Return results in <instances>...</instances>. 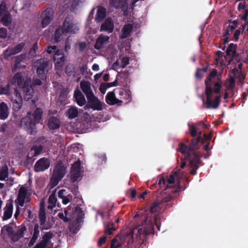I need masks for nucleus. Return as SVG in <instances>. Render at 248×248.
Wrapping results in <instances>:
<instances>
[{
  "instance_id": "1",
  "label": "nucleus",
  "mask_w": 248,
  "mask_h": 248,
  "mask_svg": "<svg viewBox=\"0 0 248 248\" xmlns=\"http://www.w3.org/2000/svg\"><path fill=\"white\" fill-rule=\"evenodd\" d=\"M201 139L199 137L195 140H193L190 146L187 147L183 144H180V151L184 154L186 155V157L189 160V166L190 169V173L193 174L196 173V170L198 168L197 164L199 162V157L194 152V150L198 148L197 144L199 143Z\"/></svg>"
},
{
  "instance_id": "2",
  "label": "nucleus",
  "mask_w": 248,
  "mask_h": 248,
  "mask_svg": "<svg viewBox=\"0 0 248 248\" xmlns=\"http://www.w3.org/2000/svg\"><path fill=\"white\" fill-rule=\"evenodd\" d=\"M42 110L37 108L32 116L34 120H31V114L28 112L27 116L23 118L21 122V125L26 129L31 134H34L36 132L35 123H38L41 118Z\"/></svg>"
},
{
  "instance_id": "3",
  "label": "nucleus",
  "mask_w": 248,
  "mask_h": 248,
  "mask_svg": "<svg viewBox=\"0 0 248 248\" xmlns=\"http://www.w3.org/2000/svg\"><path fill=\"white\" fill-rule=\"evenodd\" d=\"M78 30V24L70 17H67L62 29H57L55 32V40L58 41L57 35L62 32L63 33H75Z\"/></svg>"
},
{
  "instance_id": "4",
  "label": "nucleus",
  "mask_w": 248,
  "mask_h": 248,
  "mask_svg": "<svg viewBox=\"0 0 248 248\" xmlns=\"http://www.w3.org/2000/svg\"><path fill=\"white\" fill-rule=\"evenodd\" d=\"M206 87L207 108H217L219 105L220 96H215L214 95L212 88L208 87V81L206 82Z\"/></svg>"
},
{
  "instance_id": "5",
  "label": "nucleus",
  "mask_w": 248,
  "mask_h": 248,
  "mask_svg": "<svg viewBox=\"0 0 248 248\" xmlns=\"http://www.w3.org/2000/svg\"><path fill=\"white\" fill-rule=\"evenodd\" d=\"M66 173L65 167L61 164L57 165L54 169L52 176L50 182L51 187L57 186Z\"/></svg>"
},
{
  "instance_id": "6",
  "label": "nucleus",
  "mask_w": 248,
  "mask_h": 248,
  "mask_svg": "<svg viewBox=\"0 0 248 248\" xmlns=\"http://www.w3.org/2000/svg\"><path fill=\"white\" fill-rule=\"evenodd\" d=\"M48 62L44 59H41L37 60L34 63V68L36 69L38 76L42 79L46 78V75L48 72Z\"/></svg>"
},
{
  "instance_id": "7",
  "label": "nucleus",
  "mask_w": 248,
  "mask_h": 248,
  "mask_svg": "<svg viewBox=\"0 0 248 248\" xmlns=\"http://www.w3.org/2000/svg\"><path fill=\"white\" fill-rule=\"evenodd\" d=\"M30 194L28 189L24 186H21L19 190L18 196L15 200L16 204L19 205L20 207H23L24 203L28 202L30 201Z\"/></svg>"
},
{
  "instance_id": "8",
  "label": "nucleus",
  "mask_w": 248,
  "mask_h": 248,
  "mask_svg": "<svg viewBox=\"0 0 248 248\" xmlns=\"http://www.w3.org/2000/svg\"><path fill=\"white\" fill-rule=\"evenodd\" d=\"M81 177L80 162L79 160L72 164L70 172V178L72 182L80 179Z\"/></svg>"
},
{
  "instance_id": "9",
  "label": "nucleus",
  "mask_w": 248,
  "mask_h": 248,
  "mask_svg": "<svg viewBox=\"0 0 248 248\" xmlns=\"http://www.w3.org/2000/svg\"><path fill=\"white\" fill-rule=\"evenodd\" d=\"M0 21L5 26H9L12 22L11 16L4 3L0 5Z\"/></svg>"
},
{
  "instance_id": "10",
  "label": "nucleus",
  "mask_w": 248,
  "mask_h": 248,
  "mask_svg": "<svg viewBox=\"0 0 248 248\" xmlns=\"http://www.w3.org/2000/svg\"><path fill=\"white\" fill-rule=\"evenodd\" d=\"M53 16L54 11L51 8H47L42 12L41 16V23L43 28L46 27L50 23Z\"/></svg>"
},
{
  "instance_id": "11",
  "label": "nucleus",
  "mask_w": 248,
  "mask_h": 248,
  "mask_svg": "<svg viewBox=\"0 0 248 248\" xmlns=\"http://www.w3.org/2000/svg\"><path fill=\"white\" fill-rule=\"evenodd\" d=\"M159 218V216H156L155 218V225H153L152 224L148 225L147 228H144L143 230V232H148L153 231L154 232H155L157 231H160V228L158 226L157 219ZM137 231L138 232H140L142 231V228L140 227V226H138L137 228H134L131 232H135Z\"/></svg>"
},
{
  "instance_id": "12",
  "label": "nucleus",
  "mask_w": 248,
  "mask_h": 248,
  "mask_svg": "<svg viewBox=\"0 0 248 248\" xmlns=\"http://www.w3.org/2000/svg\"><path fill=\"white\" fill-rule=\"evenodd\" d=\"M90 108L94 110H101L103 109V104L94 94L87 97Z\"/></svg>"
},
{
  "instance_id": "13",
  "label": "nucleus",
  "mask_w": 248,
  "mask_h": 248,
  "mask_svg": "<svg viewBox=\"0 0 248 248\" xmlns=\"http://www.w3.org/2000/svg\"><path fill=\"white\" fill-rule=\"evenodd\" d=\"M50 165L48 159L42 158L38 160L34 165V169L36 172H41L47 169Z\"/></svg>"
},
{
  "instance_id": "14",
  "label": "nucleus",
  "mask_w": 248,
  "mask_h": 248,
  "mask_svg": "<svg viewBox=\"0 0 248 248\" xmlns=\"http://www.w3.org/2000/svg\"><path fill=\"white\" fill-rule=\"evenodd\" d=\"M24 46V44L22 43L18 44L14 48H8L3 54V57L5 59L8 58L13 55L16 54L22 51Z\"/></svg>"
},
{
  "instance_id": "15",
  "label": "nucleus",
  "mask_w": 248,
  "mask_h": 248,
  "mask_svg": "<svg viewBox=\"0 0 248 248\" xmlns=\"http://www.w3.org/2000/svg\"><path fill=\"white\" fill-rule=\"evenodd\" d=\"M54 61L57 69H60L62 67L64 61L62 50H58L54 55Z\"/></svg>"
},
{
  "instance_id": "16",
  "label": "nucleus",
  "mask_w": 248,
  "mask_h": 248,
  "mask_svg": "<svg viewBox=\"0 0 248 248\" xmlns=\"http://www.w3.org/2000/svg\"><path fill=\"white\" fill-rule=\"evenodd\" d=\"M125 233H118L117 235L112 239L110 244V248H119L121 247L124 242Z\"/></svg>"
},
{
  "instance_id": "17",
  "label": "nucleus",
  "mask_w": 248,
  "mask_h": 248,
  "mask_svg": "<svg viewBox=\"0 0 248 248\" xmlns=\"http://www.w3.org/2000/svg\"><path fill=\"white\" fill-rule=\"evenodd\" d=\"M27 78L25 73H17L13 77L12 82L13 83H17L19 87L22 88L24 85L25 83L26 82Z\"/></svg>"
},
{
  "instance_id": "18",
  "label": "nucleus",
  "mask_w": 248,
  "mask_h": 248,
  "mask_svg": "<svg viewBox=\"0 0 248 248\" xmlns=\"http://www.w3.org/2000/svg\"><path fill=\"white\" fill-rule=\"evenodd\" d=\"M110 42L109 37L107 35H101L96 40L95 48L98 49L104 47Z\"/></svg>"
},
{
  "instance_id": "19",
  "label": "nucleus",
  "mask_w": 248,
  "mask_h": 248,
  "mask_svg": "<svg viewBox=\"0 0 248 248\" xmlns=\"http://www.w3.org/2000/svg\"><path fill=\"white\" fill-rule=\"evenodd\" d=\"M31 81V78L27 79L24 85L22 87L25 93V99L27 100H29L31 98L33 93L32 87L30 85Z\"/></svg>"
},
{
  "instance_id": "20",
  "label": "nucleus",
  "mask_w": 248,
  "mask_h": 248,
  "mask_svg": "<svg viewBox=\"0 0 248 248\" xmlns=\"http://www.w3.org/2000/svg\"><path fill=\"white\" fill-rule=\"evenodd\" d=\"M39 216L41 222V231H42L43 230L47 229V228H46L45 227V221L46 217L45 209V201L44 200H42V201L41 202Z\"/></svg>"
},
{
  "instance_id": "21",
  "label": "nucleus",
  "mask_w": 248,
  "mask_h": 248,
  "mask_svg": "<svg viewBox=\"0 0 248 248\" xmlns=\"http://www.w3.org/2000/svg\"><path fill=\"white\" fill-rule=\"evenodd\" d=\"M114 29V23L110 18H107L102 23L100 31H105L108 33H111Z\"/></svg>"
},
{
  "instance_id": "22",
  "label": "nucleus",
  "mask_w": 248,
  "mask_h": 248,
  "mask_svg": "<svg viewBox=\"0 0 248 248\" xmlns=\"http://www.w3.org/2000/svg\"><path fill=\"white\" fill-rule=\"evenodd\" d=\"M80 85L81 90L86 94L87 97L93 94L91 89V84L89 82L82 81L80 82Z\"/></svg>"
},
{
  "instance_id": "23",
  "label": "nucleus",
  "mask_w": 248,
  "mask_h": 248,
  "mask_svg": "<svg viewBox=\"0 0 248 248\" xmlns=\"http://www.w3.org/2000/svg\"><path fill=\"white\" fill-rule=\"evenodd\" d=\"M106 101L109 105L119 104L120 105L122 103L121 100L117 99L115 97V94L113 92H109L107 93L106 96Z\"/></svg>"
},
{
  "instance_id": "24",
  "label": "nucleus",
  "mask_w": 248,
  "mask_h": 248,
  "mask_svg": "<svg viewBox=\"0 0 248 248\" xmlns=\"http://www.w3.org/2000/svg\"><path fill=\"white\" fill-rule=\"evenodd\" d=\"M74 97L76 102L79 106H82L85 104L86 102L85 97L78 88L75 91Z\"/></svg>"
},
{
  "instance_id": "25",
  "label": "nucleus",
  "mask_w": 248,
  "mask_h": 248,
  "mask_svg": "<svg viewBox=\"0 0 248 248\" xmlns=\"http://www.w3.org/2000/svg\"><path fill=\"white\" fill-rule=\"evenodd\" d=\"M4 213L2 217L3 220H8L12 216L13 211V205L12 203H7L4 208Z\"/></svg>"
},
{
  "instance_id": "26",
  "label": "nucleus",
  "mask_w": 248,
  "mask_h": 248,
  "mask_svg": "<svg viewBox=\"0 0 248 248\" xmlns=\"http://www.w3.org/2000/svg\"><path fill=\"white\" fill-rule=\"evenodd\" d=\"M133 28V25L130 23L125 25L122 29V34L120 37L123 39L129 36L132 31Z\"/></svg>"
},
{
  "instance_id": "27",
  "label": "nucleus",
  "mask_w": 248,
  "mask_h": 248,
  "mask_svg": "<svg viewBox=\"0 0 248 248\" xmlns=\"http://www.w3.org/2000/svg\"><path fill=\"white\" fill-rule=\"evenodd\" d=\"M9 115V109L7 105L2 102L0 104V118L5 120L7 118Z\"/></svg>"
},
{
  "instance_id": "28",
  "label": "nucleus",
  "mask_w": 248,
  "mask_h": 248,
  "mask_svg": "<svg viewBox=\"0 0 248 248\" xmlns=\"http://www.w3.org/2000/svg\"><path fill=\"white\" fill-rule=\"evenodd\" d=\"M106 16L105 9L102 7L98 6L97 8V12L95 19L97 22H100Z\"/></svg>"
},
{
  "instance_id": "29",
  "label": "nucleus",
  "mask_w": 248,
  "mask_h": 248,
  "mask_svg": "<svg viewBox=\"0 0 248 248\" xmlns=\"http://www.w3.org/2000/svg\"><path fill=\"white\" fill-rule=\"evenodd\" d=\"M78 108L75 107H71L66 112V115L69 119H74L78 115Z\"/></svg>"
},
{
  "instance_id": "30",
  "label": "nucleus",
  "mask_w": 248,
  "mask_h": 248,
  "mask_svg": "<svg viewBox=\"0 0 248 248\" xmlns=\"http://www.w3.org/2000/svg\"><path fill=\"white\" fill-rule=\"evenodd\" d=\"M47 125L50 129H55L60 126V122L56 118L52 117L49 118Z\"/></svg>"
},
{
  "instance_id": "31",
  "label": "nucleus",
  "mask_w": 248,
  "mask_h": 248,
  "mask_svg": "<svg viewBox=\"0 0 248 248\" xmlns=\"http://www.w3.org/2000/svg\"><path fill=\"white\" fill-rule=\"evenodd\" d=\"M57 204V199L54 193L51 194L48 201L47 208L49 209H52L54 208Z\"/></svg>"
},
{
  "instance_id": "32",
  "label": "nucleus",
  "mask_w": 248,
  "mask_h": 248,
  "mask_svg": "<svg viewBox=\"0 0 248 248\" xmlns=\"http://www.w3.org/2000/svg\"><path fill=\"white\" fill-rule=\"evenodd\" d=\"M129 59L127 57H123L120 60H117L114 63V66H118L120 68H124L128 64Z\"/></svg>"
},
{
  "instance_id": "33",
  "label": "nucleus",
  "mask_w": 248,
  "mask_h": 248,
  "mask_svg": "<svg viewBox=\"0 0 248 248\" xmlns=\"http://www.w3.org/2000/svg\"><path fill=\"white\" fill-rule=\"evenodd\" d=\"M16 232V226L14 224H10L4 226L1 232Z\"/></svg>"
},
{
  "instance_id": "34",
  "label": "nucleus",
  "mask_w": 248,
  "mask_h": 248,
  "mask_svg": "<svg viewBox=\"0 0 248 248\" xmlns=\"http://www.w3.org/2000/svg\"><path fill=\"white\" fill-rule=\"evenodd\" d=\"M8 176V168L6 165L0 169V180H4Z\"/></svg>"
},
{
  "instance_id": "35",
  "label": "nucleus",
  "mask_w": 248,
  "mask_h": 248,
  "mask_svg": "<svg viewBox=\"0 0 248 248\" xmlns=\"http://www.w3.org/2000/svg\"><path fill=\"white\" fill-rule=\"evenodd\" d=\"M13 242L18 241L21 238L24 236V233H7Z\"/></svg>"
},
{
  "instance_id": "36",
  "label": "nucleus",
  "mask_w": 248,
  "mask_h": 248,
  "mask_svg": "<svg viewBox=\"0 0 248 248\" xmlns=\"http://www.w3.org/2000/svg\"><path fill=\"white\" fill-rule=\"evenodd\" d=\"M236 46L233 44L229 45L226 50V54L228 56H233L235 53Z\"/></svg>"
},
{
  "instance_id": "37",
  "label": "nucleus",
  "mask_w": 248,
  "mask_h": 248,
  "mask_svg": "<svg viewBox=\"0 0 248 248\" xmlns=\"http://www.w3.org/2000/svg\"><path fill=\"white\" fill-rule=\"evenodd\" d=\"M15 94L16 98L14 99V103L16 105V107L19 108L22 102V98L20 94L16 90L15 91Z\"/></svg>"
},
{
  "instance_id": "38",
  "label": "nucleus",
  "mask_w": 248,
  "mask_h": 248,
  "mask_svg": "<svg viewBox=\"0 0 248 248\" xmlns=\"http://www.w3.org/2000/svg\"><path fill=\"white\" fill-rule=\"evenodd\" d=\"M126 1L127 0H119V2H118L116 0H111L110 2L116 8H119L124 6V4L126 2Z\"/></svg>"
},
{
  "instance_id": "39",
  "label": "nucleus",
  "mask_w": 248,
  "mask_h": 248,
  "mask_svg": "<svg viewBox=\"0 0 248 248\" xmlns=\"http://www.w3.org/2000/svg\"><path fill=\"white\" fill-rule=\"evenodd\" d=\"M42 147L41 146H34L31 149L30 153L31 154H33V152L34 154L32 155L33 156L37 155L40 154V153L42 152Z\"/></svg>"
},
{
  "instance_id": "40",
  "label": "nucleus",
  "mask_w": 248,
  "mask_h": 248,
  "mask_svg": "<svg viewBox=\"0 0 248 248\" xmlns=\"http://www.w3.org/2000/svg\"><path fill=\"white\" fill-rule=\"evenodd\" d=\"M226 87L228 90H231L234 87V79L232 77L230 78L226 84Z\"/></svg>"
},
{
  "instance_id": "41",
  "label": "nucleus",
  "mask_w": 248,
  "mask_h": 248,
  "mask_svg": "<svg viewBox=\"0 0 248 248\" xmlns=\"http://www.w3.org/2000/svg\"><path fill=\"white\" fill-rule=\"evenodd\" d=\"M38 48V44L35 43L29 52V55L31 57H34L36 55V51Z\"/></svg>"
},
{
  "instance_id": "42",
  "label": "nucleus",
  "mask_w": 248,
  "mask_h": 248,
  "mask_svg": "<svg viewBox=\"0 0 248 248\" xmlns=\"http://www.w3.org/2000/svg\"><path fill=\"white\" fill-rule=\"evenodd\" d=\"M9 93V85H5V86H0V95L1 94H8Z\"/></svg>"
},
{
  "instance_id": "43",
  "label": "nucleus",
  "mask_w": 248,
  "mask_h": 248,
  "mask_svg": "<svg viewBox=\"0 0 248 248\" xmlns=\"http://www.w3.org/2000/svg\"><path fill=\"white\" fill-rule=\"evenodd\" d=\"M217 72L216 70H214L210 74V75L209 76V77L207 78V79L205 80V83L207 81H208V87H211V81L212 80V78H214L216 75H217Z\"/></svg>"
},
{
  "instance_id": "44",
  "label": "nucleus",
  "mask_w": 248,
  "mask_h": 248,
  "mask_svg": "<svg viewBox=\"0 0 248 248\" xmlns=\"http://www.w3.org/2000/svg\"><path fill=\"white\" fill-rule=\"evenodd\" d=\"M236 71L237 72V74H234V76L239 79V82H242L245 78V76L244 75V73H239L237 71V70H236Z\"/></svg>"
},
{
  "instance_id": "45",
  "label": "nucleus",
  "mask_w": 248,
  "mask_h": 248,
  "mask_svg": "<svg viewBox=\"0 0 248 248\" xmlns=\"http://www.w3.org/2000/svg\"><path fill=\"white\" fill-rule=\"evenodd\" d=\"M177 175V172H175L172 174L170 175V177L168 179V183L169 184H173L175 181V177Z\"/></svg>"
},
{
  "instance_id": "46",
  "label": "nucleus",
  "mask_w": 248,
  "mask_h": 248,
  "mask_svg": "<svg viewBox=\"0 0 248 248\" xmlns=\"http://www.w3.org/2000/svg\"><path fill=\"white\" fill-rule=\"evenodd\" d=\"M39 234V233H33L32 237L31 239L29 244V246H31L34 244L38 237Z\"/></svg>"
},
{
  "instance_id": "47",
  "label": "nucleus",
  "mask_w": 248,
  "mask_h": 248,
  "mask_svg": "<svg viewBox=\"0 0 248 248\" xmlns=\"http://www.w3.org/2000/svg\"><path fill=\"white\" fill-rule=\"evenodd\" d=\"M106 240H107V236H106L104 235V236L101 237L98 241V242H97L98 246H102V245H103L104 244H105L106 243Z\"/></svg>"
},
{
  "instance_id": "48",
  "label": "nucleus",
  "mask_w": 248,
  "mask_h": 248,
  "mask_svg": "<svg viewBox=\"0 0 248 248\" xmlns=\"http://www.w3.org/2000/svg\"><path fill=\"white\" fill-rule=\"evenodd\" d=\"M7 30L1 28L0 29V38H5L7 36Z\"/></svg>"
},
{
  "instance_id": "49",
  "label": "nucleus",
  "mask_w": 248,
  "mask_h": 248,
  "mask_svg": "<svg viewBox=\"0 0 248 248\" xmlns=\"http://www.w3.org/2000/svg\"><path fill=\"white\" fill-rule=\"evenodd\" d=\"M83 2V0H74L72 2V7H73V8H75L77 6L81 4Z\"/></svg>"
},
{
  "instance_id": "50",
  "label": "nucleus",
  "mask_w": 248,
  "mask_h": 248,
  "mask_svg": "<svg viewBox=\"0 0 248 248\" xmlns=\"http://www.w3.org/2000/svg\"><path fill=\"white\" fill-rule=\"evenodd\" d=\"M66 33H63L62 32H61V33L59 34H58L57 35V37H58V39L59 40H58V41H55V35H54V36L52 38V41L54 42V43H56V42H58L59 41H60L61 39H62L64 36H65V35L66 34Z\"/></svg>"
},
{
  "instance_id": "51",
  "label": "nucleus",
  "mask_w": 248,
  "mask_h": 248,
  "mask_svg": "<svg viewBox=\"0 0 248 248\" xmlns=\"http://www.w3.org/2000/svg\"><path fill=\"white\" fill-rule=\"evenodd\" d=\"M189 130L190 132V134L192 136L194 137L196 136V129L194 125H192L189 126Z\"/></svg>"
},
{
  "instance_id": "52",
  "label": "nucleus",
  "mask_w": 248,
  "mask_h": 248,
  "mask_svg": "<svg viewBox=\"0 0 248 248\" xmlns=\"http://www.w3.org/2000/svg\"><path fill=\"white\" fill-rule=\"evenodd\" d=\"M220 85L218 83H216L215 84V89L214 91H213V93H218L220 91Z\"/></svg>"
},
{
  "instance_id": "53",
  "label": "nucleus",
  "mask_w": 248,
  "mask_h": 248,
  "mask_svg": "<svg viewBox=\"0 0 248 248\" xmlns=\"http://www.w3.org/2000/svg\"><path fill=\"white\" fill-rule=\"evenodd\" d=\"M158 207V204L157 203H155L151 207L150 210L151 212L155 213L157 211Z\"/></svg>"
},
{
  "instance_id": "54",
  "label": "nucleus",
  "mask_w": 248,
  "mask_h": 248,
  "mask_svg": "<svg viewBox=\"0 0 248 248\" xmlns=\"http://www.w3.org/2000/svg\"><path fill=\"white\" fill-rule=\"evenodd\" d=\"M20 205L16 204V213L14 215V217L16 218H17L20 213Z\"/></svg>"
},
{
  "instance_id": "55",
  "label": "nucleus",
  "mask_w": 248,
  "mask_h": 248,
  "mask_svg": "<svg viewBox=\"0 0 248 248\" xmlns=\"http://www.w3.org/2000/svg\"><path fill=\"white\" fill-rule=\"evenodd\" d=\"M56 46H49L47 47L46 51L48 53L50 54L53 52V51L56 50Z\"/></svg>"
},
{
  "instance_id": "56",
  "label": "nucleus",
  "mask_w": 248,
  "mask_h": 248,
  "mask_svg": "<svg viewBox=\"0 0 248 248\" xmlns=\"http://www.w3.org/2000/svg\"><path fill=\"white\" fill-rule=\"evenodd\" d=\"M26 231V228L24 225H21L18 227V230H16L17 232H24Z\"/></svg>"
},
{
  "instance_id": "57",
  "label": "nucleus",
  "mask_w": 248,
  "mask_h": 248,
  "mask_svg": "<svg viewBox=\"0 0 248 248\" xmlns=\"http://www.w3.org/2000/svg\"><path fill=\"white\" fill-rule=\"evenodd\" d=\"M7 127H8V125L7 124H2L0 126V131L1 132H5L6 129L7 128Z\"/></svg>"
},
{
  "instance_id": "58",
  "label": "nucleus",
  "mask_w": 248,
  "mask_h": 248,
  "mask_svg": "<svg viewBox=\"0 0 248 248\" xmlns=\"http://www.w3.org/2000/svg\"><path fill=\"white\" fill-rule=\"evenodd\" d=\"M108 231L109 232L111 231H115L116 229L113 226L112 224H109L107 227Z\"/></svg>"
},
{
  "instance_id": "59",
  "label": "nucleus",
  "mask_w": 248,
  "mask_h": 248,
  "mask_svg": "<svg viewBox=\"0 0 248 248\" xmlns=\"http://www.w3.org/2000/svg\"><path fill=\"white\" fill-rule=\"evenodd\" d=\"M65 192V190L63 189L60 190L58 192V196L61 199H63L64 197V192Z\"/></svg>"
},
{
  "instance_id": "60",
  "label": "nucleus",
  "mask_w": 248,
  "mask_h": 248,
  "mask_svg": "<svg viewBox=\"0 0 248 248\" xmlns=\"http://www.w3.org/2000/svg\"><path fill=\"white\" fill-rule=\"evenodd\" d=\"M241 33V31L239 30H237L235 31L234 34V37L235 40H238L239 35Z\"/></svg>"
},
{
  "instance_id": "61",
  "label": "nucleus",
  "mask_w": 248,
  "mask_h": 248,
  "mask_svg": "<svg viewBox=\"0 0 248 248\" xmlns=\"http://www.w3.org/2000/svg\"><path fill=\"white\" fill-rule=\"evenodd\" d=\"M69 41V39L68 38L65 43V49L66 51H68L70 48V43Z\"/></svg>"
},
{
  "instance_id": "62",
  "label": "nucleus",
  "mask_w": 248,
  "mask_h": 248,
  "mask_svg": "<svg viewBox=\"0 0 248 248\" xmlns=\"http://www.w3.org/2000/svg\"><path fill=\"white\" fill-rule=\"evenodd\" d=\"M92 68L94 71H98L99 70V65L96 63H94L93 65Z\"/></svg>"
},
{
  "instance_id": "63",
  "label": "nucleus",
  "mask_w": 248,
  "mask_h": 248,
  "mask_svg": "<svg viewBox=\"0 0 248 248\" xmlns=\"http://www.w3.org/2000/svg\"><path fill=\"white\" fill-rule=\"evenodd\" d=\"M42 84V82L40 79H35L33 80V84L36 85H41Z\"/></svg>"
},
{
  "instance_id": "64",
  "label": "nucleus",
  "mask_w": 248,
  "mask_h": 248,
  "mask_svg": "<svg viewBox=\"0 0 248 248\" xmlns=\"http://www.w3.org/2000/svg\"><path fill=\"white\" fill-rule=\"evenodd\" d=\"M248 17V10H246L244 15L242 17V19L243 20L246 21Z\"/></svg>"
}]
</instances>
